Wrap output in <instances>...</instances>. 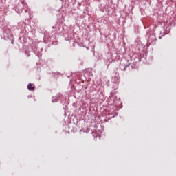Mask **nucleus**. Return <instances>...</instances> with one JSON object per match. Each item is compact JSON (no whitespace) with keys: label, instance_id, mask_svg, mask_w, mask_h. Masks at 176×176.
<instances>
[{"label":"nucleus","instance_id":"f257e3e1","mask_svg":"<svg viewBox=\"0 0 176 176\" xmlns=\"http://www.w3.org/2000/svg\"><path fill=\"white\" fill-rule=\"evenodd\" d=\"M28 90H35V87L34 86L32 87V84L30 83V84H28Z\"/></svg>","mask_w":176,"mask_h":176}]
</instances>
